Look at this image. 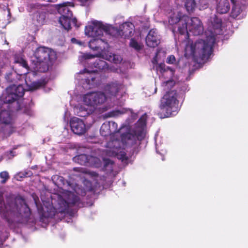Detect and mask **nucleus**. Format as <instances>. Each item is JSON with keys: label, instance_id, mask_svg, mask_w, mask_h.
<instances>
[{"label": "nucleus", "instance_id": "obj_1", "mask_svg": "<svg viewBox=\"0 0 248 248\" xmlns=\"http://www.w3.org/2000/svg\"><path fill=\"white\" fill-rule=\"evenodd\" d=\"M114 31H115V30L113 27L105 25L102 22L97 20L91 21L85 27L86 35L92 38L89 42V46L93 50L97 51L98 54L93 55L86 53L83 55L85 60L84 63L91 64L88 67L90 69L86 68L83 70L80 71L77 74L76 78L84 89H90L97 85L95 81L96 77L94 73L99 71L117 73L122 72L120 68L113 65L108 66L105 61L100 59L96 60L95 62L93 60L96 56L116 64L121 63L122 58L120 55L111 53L109 54L104 53L108 46L106 36L114 35Z\"/></svg>", "mask_w": 248, "mask_h": 248}, {"label": "nucleus", "instance_id": "obj_2", "mask_svg": "<svg viewBox=\"0 0 248 248\" xmlns=\"http://www.w3.org/2000/svg\"><path fill=\"white\" fill-rule=\"evenodd\" d=\"M147 117L146 114H144L140 118L136 124L134 134L130 132L127 126H122L117 131L116 123L107 122L109 124L112 135L107 143L105 153L109 156H117V158L122 161H126L127 157L124 149L135 144L137 139L141 140L143 138L145 134Z\"/></svg>", "mask_w": 248, "mask_h": 248}, {"label": "nucleus", "instance_id": "obj_3", "mask_svg": "<svg viewBox=\"0 0 248 248\" xmlns=\"http://www.w3.org/2000/svg\"><path fill=\"white\" fill-rule=\"evenodd\" d=\"M26 82L27 85L26 89L20 84L9 86L3 93L0 99V132L5 137L9 136L14 131L12 124L15 118L10 104L22 97L25 91L36 90L40 85L39 82L31 83L27 79Z\"/></svg>", "mask_w": 248, "mask_h": 248}, {"label": "nucleus", "instance_id": "obj_4", "mask_svg": "<svg viewBox=\"0 0 248 248\" xmlns=\"http://www.w3.org/2000/svg\"><path fill=\"white\" fill-rule=\"evenodd\" d=\"M207 24L210 34L205 40H199L194 44L188 41L185 47L186 57H192L195 60L198 58L204 60L209 58L215 42V35L221 33L222 21L215 14H211L207 19Z\"/></svg>", "mask_w": 248, "mask_h": 248}, {"label": "nucleus", "instance_id": "obj_5", "mask_svg": "<svg viewBox=\"0 0 248 248\" xmlns=\"http://www.w3.org/2000/svg\"><path fill=\"white\" fill-rule=\"evenodd\" d=\"M158 69L162 73L161 86L166 92L161 99L160 108L165 113V117L175 116L178 113L179 107L176 91L171 90L175 83L174 71L170 67L166 68L164 64H159Z\"/></svg>", "mask_w": 248, "mask_h": 248}, {"label": "nucleus", "instance_id": "obj_6", "mask_svg": "<svg viewBox=\"0 0 248 248\" xmlns=\"http://www.w3.org/2000/svg\"><path fill=\"white\" fill-rule=\"evenodd\" d=\"M2 201V197L0 195V215L9 225L27 222L31 212L24 199L19 197L7 198L3 204Z\"/></svg>", "mask_w": 248, "mask_h": 248}, {"label": "nucleus", "instance_id": "obj_7", "mask_svg": "<svg viewBox=\"0 0 248 248\" xmlns=\"http://www.w3.org/2000/svg\"><path fill=\"white\" fill-rule=\"evenodd\" d=\"M58 205L54 208L49 201H43V205L39 206L34 200L40 219L42 222H48V218L54 217L57 213L68 212L69 208L75 205L79 201V198L73 192L62 190L58 196Z\"/></svg>", "mask_w": 248, "mask_h": 248}, {"label": "nucleus", "instance_id": "obj_8", "mask_svg": "<svg viewBox=\"0 0 248 248\" xmlns=\"http://www.w3.org/2000/svg\"><path fill=\"white\" fill-rule=\"evenodd\" d=\"M178 10L169 16L170 25L175 26L172 29L173 33L177 31L181 35H185V38H187L189 33L193 35H199L203 33V26L200 18L190 17Z\"/></svg>", "mask_w": 248, "mask_h": 248}, {"label": "nucleus", "instance_id": "obj_9", "mask_svg": "<svg viewBox=\"0 0 248 248\" xmlns=\"http://www.w3.org/2000/svg\"><path fill=\"white\" fill-rule=\"evenodd\" d=\"M14 69L15 71L12 73H8L6 74L5 78L6 80L9 82H13L15 79H13L15 77H16V78L19 80V83L17 82L16 84H14L18 86L20 84L26 89L27 88V85L26 82V79L30 81L31 83L39 82L40 83V85L36 89H38L43 85V83L40 81H32L30 79V75H26L29 70V67L27 62L25 59L24 56L21 53L16 54L14 56Z\"/></svg>", "mask_w": 248, "mask_h": 248}, {"label": "nucleus", "instance_id": "obj_10", "mask_svg": "<svg viewBox=\"0 0 248 248\" xmlns=\"http://www.w3.org/2000/svg\"><path fill=\"white\" fill-rule=\"evenodd\" d=\"M108 100L106 95L101 92L87 93L83 96V102L86 107L81 105L75 106L74 111L80 117H85L91 114L96 109L100 108L99 106Z\"/></svg>", "mask_w": 248, "mask_h": 248}, {"label": "nucleus", "instance_id": "obj_11", "mask_svg": "<svg viewBox=\"0 0 248 248\" xmlns=\"http://www.w3.org/2000/svg\"><path fill=\"white\" fill-rule=\"evenodd\" d=\"M26 51L34 63L35 69L40 72H45L48 69V62H52L57 59L56 52L48 47L30 46L26 48Z\"/></svg>", "mask_w": 248, "mask_h": 248}, {"label": "nucleus", "instance_id": "obj_12", "mask_svg": "<svg viewBox=\"0 0 248 248\" xmlns=\"http://www.w3.org/2000/svg\"><path fill=\"white\" fill-rule=\"evenodd\" d=\"M106 150V149L101 153V159L93 156L88 157L86 155L83 154L75 157L74 160L81 165H87L89 164L95 168L101 167L103 164V170L106 171L107 173H111L114 168V162L110 159L107 158V157H114V156L108 155L105 153Z\"/></svg>", "mask_w": 248, "mask_h": 248}, {"label": "nucleus", "instance_id": "obj_13", "mask_svg": "<svg viewBox=\"0 0 248 248\" xmlns=\"http://www.w3.org/2000/svg\"><path fill=\"white\" fill-rule=\"evenodd\" d=\"M184 2L185 7L186 11L191 13L195 10L197 4L195 0H180ZM164 3L161 4V8L165 11L169 12V16L172 14L173 12H176L177 9L181 12L182 8L179 4V0H165Z\"/></svg>", "mask_w": 248, "mask_h": 248}, {"label": "nucleus", "instance_id": "obj_14", "mask_svg": "<svg viewBox=\"0 0 248 248\" xmlns=\"http://www.w3.org/2000/svg\"><path fill=\"white\" fill-rule=\"evenodd\" d=\"M69 6H73L72 4L69 2L55 5L58 13L62 15L59 18V23L66 30H69L71 28V22L76 25L77 21L76 18H72V13Z\"/></svg>", "mask_w": 248, "mask_h": 248}, {"label": "nucleus", "instance_id": "obj_15", "mask_svg": "<svg viewBox=\"0 0 248 248\" xmlns=\"http://www.w3.org/2000/svg\"><path fill=\"white\" fill-rule=\"evenodd\" d=\"M124 87V85L122 83L115 81L108 84L104 88V91L107 94L108 99H111L112 97L117 98L119 93L123 89Z\"/></svg>", "mask_w": 248, "mask_h": 248}, {"label": "nucleus", "instance_id": "obj_16", "mask_svg": "<svg viewBox=\"0 0 248 248\" xmlns=\"http://www.w3.org/2000/svg\"><path fill=\"white\" fill-rule=\"evenodd\" d=\"M70 127L72 131L76 134L82 135L86 131V126L83 121L77 117L70 120Z\"/></svg>", "mask_w": 248, "mask_h": 248}, {"label": "nucleus", "instance_id": "obj_17", "mask_svg": "<svg viewBox=\"0 0 248 248\" xmlns=\"http://www.w3.org/2000/svg\"><path fill=\"white\" fill-rule=\"evenodd\" d=\"M160 36L155 29L151 30L146 37V44L151 47H155L160 43Z\"/></svg>", "mask_w": 248, "mask_h": 248}, {"label": "nucleus", "instance_id": "obj_18", "mask_svg": "<svg viewBox=\"0 0 248 248\" xmlns=\"http://www.w3.org/2000/svg\"><path fill=\"white\" fill-rule=\"evenodd\" d=\"M134 25L131 22H125L120 27V31L119 32L120 35L124 38L129 37L133 34Z\"/></svg>", "mask_w": 248, "mask_h": 248}, {"label": "nucleus", "instance_id": "obj_19", "mask_svg": "<svg viewBox=\"0 0 248 248\" xmlns=\"http://www.w3.org/2000/svg\"><path fill=\"white\" fill-rule=\"evenodd\" d=\"M217 2L216 10L218 13L224 14L227 13L230 9L229 0H216ZM233 3V0H231Z\"/></svg>", "mask_w": 248, "mask_h": 248}, {"label": "nucleus", "instance_id": "obj_20", "mask_svg": "<svg viewBox=\"0 0 248 248\" xmlns=\"http://www.w3.org/2000/svg\"><path fill=\"white\" fill-rule=\"evenodd\" d=\"M33 20L37 26L44 24L46 21V13L44 10L35 13L33 16Z\"/></svg>", "mask_w": 248, "mask_h": 248}, {"label": "nucleus", "instance_id": "obj_21", "mask_svg": "<svg viewBox=\"0 0 248 248\" xmlns=\"http://www.w3.org/2000/svg\"><path fill=\"white\" fill-rule=\"evenodd\" d=\"M129 111L132 113L131 110L123 108H117L105 114L106 117H116Z\"/></svg>", "mask_w": 248, "mask_h": 248}, {"label": "nucleus", "instance_id": "obj_22", "mask_svg": "<svg viewBox=\"0 0 248 248\" xmlns=\"http://www.w3.org/2000/svg\"><path fill=\"white\" fill-rule=\"evenodd\" d=\"M45 6L38 3H31L27 6V10L29 12L33 13V15L40 11L44 10Z\"/></svg>", "mask_w": 248, "mask_h": 248}, {"label": "nucleus", "instance_id": "obj_23", "mask_svg": "<svg viewBox=\"0 0 248 248\" xmlns=\"http://www.w3.org/2000/svg\"><path fill=\"white\" fill-rule=\"evenodd\" d=\"M100 133L102 136L106 137L108 135H112L110 129L109 128V124L108 123H104L100 128Z\"/></svg>", "mask_w": 248, "mask_h": 248}, {"label": "nucleus", "instance_id": "obj_24", "mask_svg": "<svg viewBox=\"0 0 248 248\" xmlns=\"http://www.w3.org/2000/svg\"><path fill=\"white\" fill-rule=\"evenodd\" d=\"M241 10L240 8L237 5L233 6L231 13V16L235 18H236L241 13Z\"/></svg>", "mask_w": 248, "mask_h": 248}, {"label": "nucleus", "instance_id": "obj_25", "mask_svg": "<svg viewBox=\"0 0 248 248\" xmlns=\"http://www.w3.org/2000/svg\"><path fill=\"white\" fill-rule=\"evenodd\" d=\"M129 45L130 47L139 50L141 49V46L137 41L134 39H131Z\"/></svg>", "mask_w": 248, "mask_h": 248}, {"label": "nucleus", "instance_id": "obj_26", "mask_svg": "<svg viewBox=\"0 0 248 248\" xmlns=\"http://www.w3.org/2000/svg\"><path fill=\"white\" fill-rule=\"evenodd\" d=\"M210 0H200L199 9L202 10L207 8Z\"/></svg>", "mask_w": 248, "mask_h": 248}, {"label": "nucleus", "instance_id": "obj_27", "mask_svg": "<svg viewBox=\"0 0 248 248\" xmlns=\"http://www.w3.org/2000/svg\"><path fill=\"white\" fill-rule=\"evenodd\" d=\"M0 177L2 179L1 181V183H5L9 178L8 173L6 171L0 172Z\"/></svg>", "mask_w": 248, "mask_h": 248}, {"label": "nucleus", "instance_id": "obj_28", "mask_svg": "<svg viewBox=\"0 0 248 248\" xmlns=\"http://www.w3.org/2000/svg\"><path fill=\"white\" fill-rule=\"evenodd\" d=\"M0 9H2L4 11L6 10L8 16H10V10L8 8V4L5 1L2 4L0 3Z\"/></svg>", "mask_w": 248, "mask_h": 248}, {"label": "nucleus", "instance_id": "obj_29", "mask_svg": "<svg viewBox=\"0 0 248 248\" xmlns=\"http://www.w3.org/2000/svg\"><path fill=\"white\" fill-rule=\"evenodd\" d=\"M166 62L168 64H175L176 60L174 55H170L167 57Z\"/></svg>", "mask_w": 248, "mask_h": 248}, {"label": "nucleus", "instance_id": "obj_30", "mask_svg": "<svg viewBox=\"0 0 248 248\" xmlns=\"http://www.w3.org/2000/svg\"><path fill=\"white\" fill-rule=\"evenodd\" d=\"M16 155V153L15 151L12 150L9 152H7L5 153V155L7 157L8 159H11L14 156H15Z\"/></svg>", "mask_w": 248, "mask_h": 248}, {"label": "nucleus", "instance_id": "obj_31", "mask_svg": "<svg viewBox=\"0 0 248 248\" xmlns=\"http://www.w3.org/2000/svg\"><path fill=\"white\" fill-rule=\"evenodd\" d=\"M82 6L87 5L91 0H78Z\"/></svg>", "mask_w": 248, "mask_h": 248}, {"label": "nucleus", "instance_id": "obj_32", "mask_svg": "<svg viewBox=\"0 0 248 248\" xmlns=\"http://www.w3.org/2000/svg\"><path fill=\"white\" fill-rule=\"evenodd\" d=\"M161 53V51L160 50H158L156 53L155 56L153 59V62L154 63H157L158 61V57L160 55V53Z\"/></svg>", "mask_w": 248, "mask_h": 248}, {"label": "nucleus", "instance_id": "obj_33", "mask_svg": "<svg viewBox=\"0 0 248 248\" xmlns=\"http://www.w3.org/2000/svg\"><path fill=\"white\" fill-rule=\"evenodd\" d=\"M71 42L73 43L79 44V45H82V43L81 42L77 40L76 39L74 38L71 39Z\"/></svg>", "mask_w": 248, "mask_h": 248}, {"label": "nucleus", "instance_id": "obj_34", "mask_svg": "<svg viewBox=\"0 0 248 248\" xmlns=\"http://www.w3.org/2000/svg\"><path fill=\"white\" fill-rule=\"evenodd\" d=\"M30 175V174H29L28 172H26L25 174L20 173L19 174H18L17 175V176H20V177H22L23 176H25V177H27V176H29Z\"/></svg>", "mask_w": 248, "mask_h": 248}, {"label": "nucleus", "instance_id": "obj_35", "mask_svg": "<svg viewBox=\"0 0 248 248\" xmlns=\"http://www.w3.org/2000/svg\"><path fill=\"white\" fill-rule=\"evenodd\" d=\"M87 184H88L89 186V187H86L85 190L86 191H92L93 190L92 187L91 186V183L89 182H87Z\"/></svg>", "mask_w": 248, "mask_h": 248}, {"label": "nucleus", "instance_id": "obj_36", "mask_svg": "<svg viewBox=\"0 0 248 248\" xmlns=\"http://www.w3.org/2000/svg\"><path fill=\"white\" fill-rule=\"evenodd\" d=\"M88 173H89V174H90L93 177H96L97 176V174L94 172L89 171Z\"/></svg>", "mask_w": 248, "mask_h": 248}, {"label": "nucleus", "instance_id": "obj_37", "mask_svg": "<svg viewBox=\"0 0 248 248\" xmlns=\"http://www.w3.org/2000/svg\"><path fill=\"white\" fill-rule=\"evenodd\" d=\"M7 236V235H5L4 236H2L0 234V240L1 241H2L3 240H4L5 239V237Z\"/></svg>", "mask_w": 248, "mask_h": 248}, {"label": "nucleus", "instance_id": "obj_38", "mask_svg": "<svg viewBox=\"0 0 248 248\" xmlns=\"http://www.w3.org/2000/svg\"><path fill=\"white\" fill-rule=\"evenodd\" d=\"M22 108V106L20 104H19L18 106H17V108H16V109L17 110H21Z\"/></svg>", "mask_w": 248, "mask_h": 248}, {"label": "nucleus", "instance_id": "obj_39", "mask_svg": "<svg viewBox=\"0 0 248 248\" xmlns=\"http://www.w3.org/2000/svg\"><path fill=\"white\" fill-rule=\"evenodd\" d=\"M102 109H103V110H102V112H104V111H105L107 110L108 109V107H105V108H102Z\"/></svg>", "mask_w": 248, "mask_h": 248}, {"label": "nucleus", "instance_id": "obj_40", "mask_svg": "<svg viewBox=\"0 0 248 248\" xmlns=\"http://www.w3.org/2000/svg\"><path fill=\"white\" fill-rule=\"evenodd\" d=\"M132 117L133 119H135L136 118V114H132Z\"/></svg>", "mask_w": 248, "mask_h": 248}, {"label": "nucleus", "instance_id": "obj_41", "mask_svg": "<svg viewBox=\"0 0 248 248\" xmlns=\"http://www.w3.org/2000/svg\"><path fill=\"white\" fill-rule=\"evenodd\" d=\"M159 150V147L158 146L157 144H156V151L158 153Z\"/></svg>", "mask_w": 248, "mask_h": 248}, {"label": "nucleus", "instance_id": "obj_42", "mask_svg": "<svg viewBox=\"0 0 248 248\" xmlns=\"http://www.w3.org/2000/svg\"><path fill=\"white\" fill-rule=\"evenodd\" d=\"M75 191L76 192V193L78 194H80L79 192L76 189H75Z\"/></svg>", "mask_w": 248, "mask_h": 248}, {"label": "nucleus", "instance_id": "obj_43", "mask_svg": "<svg viewBox=\"0 0 248 248\" xmlns=\"http://www.w3.org/2000/svg\"><path fill=\"white\" fill-rule=\"evenodd\" d=\"M81 195L82 196H84L85 195V192H83V193L81 192Z\"/></svg>", "mask_w": 248, "mask_h": 248}, {"label": "nucleus", "instance_id": "obj_44", "mask_svg": "<svg viewBox=\"0 0 248 248\" xmlns=\"http://www.w3.org/2000/svg\"><path fill=\"white\" fill-rule=\"evenodd\" d=\"M16 104H19V101H18L16 102Z\"/></svg>", "mask_w": 248, "mask_h": 248}, {"label": "nucleus", "instance_id": "obj_45", "mask_svg": "<svg viewBox=\"0 0 248 248\" xmlns=\"http://www.w3.org/2000/svg\"><path fill=\"white\" fill-rule=\"evenodd\" d=\"M2 157H0V162L2 160Z\"/></svg>", "mask_w": 248, "mask_h": 248}, {"label": "nucleus", "instance_id": "obj_46", "mask_svg": "<svg viewBox=\"0 0 248 248\" xmlns=\"http://www.w3.org/2000/svg\"><path fill=\"white\" fill-rule=\"evenodd\" d=\"M122 105H123V103H120V106H121Z\"/></svg>", "mask_w": 248, "mask_h": 248}, {"label": "nucleus", "instance_id": "obj_47", "mask_svg": "<svg viewBox=\"0 0 248 248\" xmlns=\"http://www.w3.org/2000/svg\"><path fill=\"white\" fill-rule=\"evenodd\" d=\"M156 90H157V89H156V88H155V92H156Z\"/></svg>", "mask_w": 248, "mask_h": 248}, {"label": "nucleus", "instance_id": "obj_48", "mask_svg": "<svg viewBox=\"0 0 248 248\" xmlns=\"http://www.w3.org/2000/svg\"><path fill=\"white\" fill-rule=\"evenodd\" d=\"M34 45H35V44L34 43V44H32L31 46H33Z\"/></svg>", "mask_w": 248, "mask_h": 248}]
</instances>
